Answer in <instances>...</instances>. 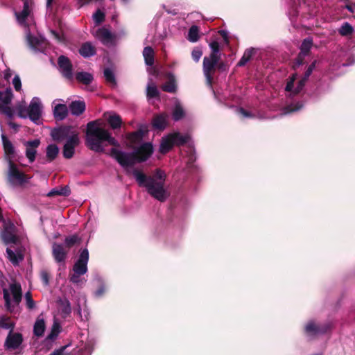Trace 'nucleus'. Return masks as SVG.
Instances as JSON below:
<instances>
[{"label": "nucleus", "mask_w": 355, "mask_h": 355, "mask_svg": "<svg viewBox=\"0 0 355 355\" xmlns=\"http://www.w3.org/2000/svg\"><path fill=\"white\" fill-rule=\"evenodd\" d=\"M58 64L62 76L71 80L73 79V64L69 58L63 55H60L58 58Z\"/></svg>", "instance_id": "nucleus-8"}, {"label": "nucleus", "mask_w": 355, "mask_h": 355, "mask_svg": "<svg viewBox=\"0 0 355 355\" xmlns=\"http://www.w3.org/2000/svg\"><path fill=\"white\" fill-rule=\"evenodd\" d=\"M27 114L29 119L36 122L41 117L42 106L37 98H33L27 108Z\"/></svg>", "instance_id": "nucleus-13"}, {"label": "nucleus", "mask_w": 355, "mask_h": 355, "mask_svg": "<svg viewBox=\"0 0 355 355\" xmlns=\"http://www.w3.org/2000/svg\"><path fill=\"white\" fill-rule=\"evenodd\" d=\"M185 115L184 111L180 105H176L172 114L174 121H178L182 119Z\"/></svg>", "instance_id": "nucleus-44"}, {"label": "nucleus", "mask_w": 355, "mask_h": 355, "mask_svg": "<svg viewBox=\"0 0 355 355\" xmlns=\"http://www.w3.org/2000/svg\"><path fill=\"white\" fill-rule=\"evenodd\" d=\"M101 120L89 121L87 124L85 145L87 147L96 153L104 152L102 144L107 141L109 144L118 147L119 142L111 133L102 126Z\"/></svg>", "instance_id": "nucleus-2"}, {"label": "nucleus", "mask_w": 355, "mask_h": 355, "mask_svg": "<svg viewBox=\"0 0 355 355\" xmlns=\"http://www.w3.org/2000/svg\"><path fill=\"white\" fill-rule=\"evenodd\" d=\"M68 253L69 250L64 246V244L56 242L53 243L52 255L57 263H64Z\"/></svg>", "instance_id": "nucleus-12"}, {"label": "nucleus", "mask_w": 355, "mask_h": 355, "mask_svg": "<svg viewBox=\"0 0 355 355\" xmlns=\"http://www.w3.org/2000/svg\"><path fill=\"white\" fill-rule=\"evenodd\" d=\"M79 143L78 134L73 133L63 146V157L66 159L72 158L75 153V148L78 146Z\"/></svg>", "instance_id": "nucleus-10"}, {"label": "nucleus", "mask_w": 355, "mask_h": 355, "mask_svg": "<svg viewBox=\"0 0 355 355\" xmlns=\"http://www.w3.org/2000/svg\"><path fill=\"white\" fill-rule=\"evenodd\" d=\"M239 112H240V113H241V114L244 117H252V116H253V114H252L251 112H248V111L245 110L244 108H243V107H241V108L239 109Z\"/></svg>", "instance_id": "nucleus-64"}, {"label": "nucleus", "mask_w": 355, "mask_h": 355, "mask_svg": "<svg viewBox=\"0 0 355 355\" xmlns=\"http://www.w3.org/2000/svg\"><path fill=\"white\" fill-rule=\"evenodd\" d=\"M96 36L104 44L111 43L114 39L112 33L107 28L104 27L100 28L97 30Z\"/></svg>", "instance_id": "nucleus-19"}, {"label": "nucleus", "mask_w": 355, "mask_h": 355, "mask_svg": "<svg viewBox=\"0 0 355 355\" xmlns=\"http://www.w3.org/2000/svg\"><path fill=\"white\" fill-rule=\"evenodd\" d=\"M89 261V251L83 249L73 265V271L78 275H85L87 272V263Z\"/></svg>", "instance_id": "nucleus-9"}, {"label": "nucleus", "mask_w": 355, "mask_h": 355, "mask_svg": "<svg viewBox=\"0 0 355 355\" xmlns=\"http://www.w3.org/2000/svg\"><path fill=\"white\" fill-rule=\"evenodd\" d=\"M76 79L78 83L89 85L92 83L94 77L93 75L89 72L80 71L76 73Z\"/></svg>", "instance_id": "nucleus-28"}, {"label": "nucleus", "mask_w": 355, "mask_h": 355, "mask_svg": "<svg viewBox=\"0 0 355 355\" xmlns=\"http://www.w3.org/2000/svg\"><path fill=\"white\" fill-rule=\"evenodd\" d=\"M73 133L78 132L73 130L72 126L61 125L53 128L51 132V136L54 141H61L66 139H68Z\"/></svg>", "instance_id": "nucleus-11"}, {"label": "nucleus", "mask_w": 355, "mask_h": 355, "mask_svg": "<svg viewBox=\"0 0 355 355\" xmlns=\"http://www.w3.org/2000/svg\"><path fill=\"white\" fill-rule=\"evenodd\" d=\"M67 347V345L62 346L60 348L54 350L49 355H66L64 352V350L66 349Z\"/></svg>", "instance_id": "nucleus-61"}, {"label": "nucleus", "mask_w": 355, "mask_h": 355, "mask_svg": "<svg viewBox=\"0 0 355 355\" xmlns=\"http://www.w3.org/2000/svg\"><path fill=\"white\" fill-rule=\"evenodd\" d=\"M13 86L17 92H19L21 89V83L18 75L15 76L12 80Z\"/></svg>", "instance_id": "nucleus-56"}, {"label": "nucleus", "mask_w": 355, "mask_h": 355, "mask_svg": "<svg viewBox=\"0 0 355 355\" xmlns=\"http://www.w3.org/2000/svg\"><path fill=\"white\" fill-rule=\"evenodd\" d=\"M305 58V56L298 53L296 58H294L290 63L291 69L294 71H297L300 67L306 63Z\"/></svg>", "instance_id": "nucleus-41"}, {"label": "nucleus", "mask_w": 355, "mask_h": 355, "mask_svg": "<svg viewBox=\"0 0 355 355\" xmlns=\"http://www.w3.org/2000/svg\"><path fill=\"white\" fill-rule=\"evenodd\" d=\"M104 77L107 83H110L112 85H116V81L115 78V76L112 71V70L110 68H106L103 71Z\"/></svg>", "instance_id": "nucleus-45"}, {"label": "nucleus", "mask_w": 355, "mask_h": 355, "mask_svg": "<svg viewBox=\"0 0 355 355\" xmlns=\"http://www.w3.org/2000/svg\"><path fill=\"white\" fill-rule=\"evenodd\" d=\"M167 118L168 115L166 113L155 115L151 122L153 128L159 131H163L168 125Z\"/></svg>", "instance_id": "nucleus-16"}, {"label": "nucleus", "mask_w": 355, "mask_h": 355, "mask_svg": "<svg viewBox=\"0 0 355 355\" xmlns=\"http://www.w3.org/2000/svg\"><path fill=\"white\" fill-rule=\"evenodd\" d=\"M13 94L10 87L7 88L4 92L0 91V102L4 104H10Z\"/></svg>", "instance_id": "nucleus-42"}, {"label": "nucleus", "mask_w": 355, "mask_h": 355, "mask_svg": "<svg viewBox=\"0 0 355 355\" xmlns=\"http://www.w3.org/2000/svg\"><path fill=\"white\" fill-rule=\"evenodd\" d=\"M174 146V141L170 133L162 138L159 152L163 155L166 154L172 150Z\"/></svg>", "instance_id": "nucleus-17"}, {"label": "nucleus", "mask_w": 355, "mask_h": 355, "mask_svg": "<svg viewBox=\"0 0 355 355\" xmlns=\"http://www.w3.org/2000/svg\"><path fill=\"white\" fill-rule=\"evenodd\" d=\"M105 15L101 10L98 9L93 15V19L96 24H101L105 21Z\"/></svg>", "instance_id": "nucleus-51"}, {"label": "nucleus", "mask_w": 355, "mask_h": 355, "mask_svg": "<svg viewBox=\"0 0 355 355\" xmlns=\"http://www.w3.org/2000/svg\"><path fill=\"white\" fill-rule=\"evenodd\" d=\"M354 30L349 22H344L338 30L339 35L343 37H348L353 34Z\"/></svg>", "instance_id": "nucleus-38"}, {"label": "nucleus", "mask_w": 355, "mask_h": 355, "mask_svg": "<svg viewBox=\"0 0 355 355\" xmlns=\"http://www.w3.org/2000/svg\"><path fill=\"white\" fill-rule=\"evenodd\" d=\"M71 193V189L69 187L64 186L60 188L53 189L48 194L49 197H53L55 196H69Z\"/></svg>", "instance_id": "nucleus-34"}, {"label": "nucleus", "mask_w": 355, "mask_h": 355, "mask_svg": "<svg viewBox=\"0 0 355 355\" xmlns=\"http://www.w3.org/2000/svg\"><path fill=\"white\" fill-rule=\"evenodd\" d=\"M168 81L163 84L161 89L166 92L175 94L177 92V85L174 76L172 73H169Z\"/></svg>", "instance_id": "nucleus-25"}, {"label": "nucleus", "mask_w": 355, "mask_h": 355, "mask_svg": "<svg viewBox=\"0 0 355 355\" xmlns=\"http://www.w3.org/2000/svg\"><path fill=\"white\" fill-rule=\"evenodd\" d=\"M60 305L62 308V312L64 314L69 315L71 312V303L67 299L60 300Z\"/></svg>", "instance_id": "nucleus-50"}, {"label": "nucleus", "mask_w": 355, "mask_h": 355, "mask_svg": "<svg viewBox=\"0 0 355 355\" xmlns=\"http://www.w3.org/2000/svg\"><path fill=\"white\" fill-rule=\"evenodd\" d=\"M23 2V10L19 12H15V13L17 20L20 24H24L26 22L28 17L31 13L28 0H24Z\"/></svg>", "instance_id": "nucleus-21"}, {"label": "nucleus", "mask_w": 355, "mask_h": 355, "mask_svg": "<svg viewBox=\"0 0 355 355\" xmlns=\"http://www.w3.org/2000/svg\"><path fill=\"white\" fill-rule=\"evenodd\" d=\"M10 290L12 295L14 302L16 304H19L22 297L21 285L19 283H12L10 285Z\"/></svg>", "instance_id": "nucleus-26"}, {"label": "nucleus", "mask_w": 355, "mask_h": 355, "mask_svg": "<svg viewBox=\"0 0 355 355\" xmlns=\"http://www.w3.org/2000/svg\"><path fill=\"white\" fill-rule=\"evenodd\" d=\"M8 105L0 103V111L8 118L12 119L14 116V111Z\"/></svg>", "instance_id": "nucleus-46"}, {"label": "nucleus", "mask_w": 355, "mask_h": 355, "mask_svg": "<svg viewBox=\"0 0 355 355\" xmlns=\"http://www.w3.org/2000/svg\"><path fill=\"white\" fill-rule=\"evenodd\" d=\"M313 46V38L311 37H306L302 40V42L301 43V45L299 48L300 49L299 53H300L301 55H302L305 57L309 56L311 54V49Z\"/></svg>", "instance_id": "nucleus-22"}, {"label": "nucleus", "mask_w": 355, "mask_h": 355, "mask_svg": "<svg viewBox=\"0 0 355 355\" xmlns=\"http://www.w3.org/2000/svg\"><path fill=\"white\" fill-rule=\"evenodd\" d=\"M1 239L5 244L16 243L17 241V236L10 231L6 229L1 234Z\"/></svg>", "instance_id": "nucleus-36"}, {"label": "nucleus", "mask_w": 355, "mask_h": 355, "mask_svg": "<svg viewBox=\"0 0 355 355\" xmlns=\"http://www.w3.org/2000/svg\"><path fill=\"white\" fill-rule=\"evenodd\" d=\"M8 164V181L10 184L12 186H21L28 182L31 178L28 175L20 171L12 160L10 159Z\"/></svg>", "instance_id": "nucleus-4"}, {"label": "nucleus", "mask_w": 355, "mask_h": 355, "mask_svg": "<svg viewBox=\"0 0 355 355\" xmlns=\"http://www.w3.org/2000/svg\"><path fill=\"white\" fill-rule=\"evenodd\" d=\"M28 42L30 46L35 50H40L42 48V44L44 41L37 38V37L33 36L31 35H28L27 37Z\"/></svg>", "instance_id": "nucleus-40"}, {"label": "nucleus", "mask_w": 355, "mask_h": 355, "mask_svg": "<svg viewBox=\"0 0 355 355\" xmlns=\"http://www.w3.org/2000/svg\"><path fill=\"white\" fill-rule=\"evenodd\" d=\"M46 159L49 162H53L59 153V148L55 144H49L46 147Z\"/></svg>", "instance_id": "nucleus-35"}, {"label": "nucleus", "mask_w": 355, "mask_h": 355, "mask_svg": "<svg viewBox=\"0 0 355 355\" xmlns=\"http://www.w3.org/2000/svg\"><path fill=\"white\" fill-rule=\"evenodd\" d=\"M23 341L24 338L21 333L9 331L3 346L6 350H15L21 346Z\"/></svg>", "instance_id": "nucleus-6"}, {"label": "nucleus", "mask_w": 355, "mask_h": 355, "mask_svg": "<svg viewBox=\"0 0 355 355\" xmlns=\"http://www.w3.org/2000/svg\"><path fill=\"white\" fill-rule=\"evenodd\" d=\"M143 56L145 63L148 66H153L155 62V52L151 46H146L143 50Z\"/></svg>", "instance_id": "nucleus-29"}, {"label": "nucleus", "mask_w": 355, "mask_h": 355, "mask_svg": "<svg viewBox=\"0 0 355 355\" xmlns=\"http://www.w3.org/2000/svg\"><path fill=\"white\" fill-rule=\"evenodd\" d=\"M60 326L58 323H57V322L53 323L52 328H51V331L46 337V340H53L55 339L60 333Z\"/></svg>", "instance_id": "nucleus-47"}, {"label": "nucleus", "mask_w": 355, "mask_h": 355, "mask_svg": "<svg viewBox=\"0 0 355 355\" xmlns=\"http://www.w3.org/2000/svg\"><path fill=\"white\" fill-rule=\"evenodd\" d=\"M148 131V126L146 125H140L137 131L128 133L126 139L132 144H139Z\"/></svg>", "instance_id": "nucleus-15"}, {"label": "nucleus", "mask_w": 355, "mask_h": 355, "mask_svg": "<svg viewBox=\"0 0 355 355\" xmlns=\"http://www.w3.org/2000/svg\"><path fill=\"white\" fill-rule=\"evenodd\" d=\"M69 108L65 104H58L53 109V116L56 121H62L68 115Z\"/></svg>", "instance_id": "nucleus-20"}, {"label": "nucleus", "mask_w": 355, "mask_h": 355, "mask_svg": "<svg viewBox=\"0 0 355 355\" xmlns=\"http://www.w3.org/2000/svg\"><path fill=\"white\" fill-rule=\"evenodd\" d=\"M1 139L5 154L9 157L8 161L10 159L12 160L15 155V148L12 142L8 139V137L4 134L1 135Z\"/></svg>", "instance_id": "nucleus-24"}, {"label": "nucleus", "mask_w": 355, "mask_h": 355, "mask_svg": "<svg viewBox=\"0 0 355 355\" xmlns=\"http://www.w3.org/2000/svg\"><path fill=\"white\" fill-rule=\"evenodd\" d=\"M132 174L140 187H144L147 193L153 198L161 202H165L171 195L165 188L166 175L161 169H156L153 175H147L137 169Z\"/></svg>", "instance_id": "nucleus-1"}, {"label": "nucleus", "mask_w": 355, "mask_h": 355, "mask_svg": "<svg viewBox=\"0 0 355 355\" xmlns=\"http://www.w3.org/2000/svg\"><path fill=\"white\" fill-rule=\"evenodd\" d=\"M346 3L344 8L352 14L355 13V3H351L349 0H344Z\"/></svg>", "instance_id": "nucleus-58"}, {"label": "nucleus", "mask_w": 355, "mask_h": 355, "mask_svg": "<svg viewBox=\"0 0 355 355\" xmlns=\"http://www.w3.org/2000/svg\"><path fill=\"white\" fill-rule=\"evenodd\" d=\"M106 288L104 285H101L99 288L96 291L95 295L98 297L103 296V295L105 293Z\"/></svg>", "instance_id": "nucleus-62"}, {"label": "nucleus", "mask_w": 355, "mask_h": 355, "mask_svg": "<svg viewBox=\"0 0 355 355\" xmlns=\"http://www.w3.org/2000/svg\"><path fill=\"white\" fill-rule=\"evenodd\" d=\"M107 122L112 130L119 129L123 123L121 117L115 113L110 115Z\"/></svg>", "instance_id": "nucleus-31"}, {"label": "nucleus", "mask_w": 355, "mask_h": 355, "mask_svg": "<svg viewBox=\"0 0 355 355\" xmlns=\"http://www.w3.org/2000/svg\"><path fill=\"white\" fill-rule=\"evenodd\" d=\"M209 46L211 49V52L209 55H214L220 58L218 42L217 41H213L209 44Z\"/></svg>", "instance_id": "nucleus-52"}, {"label": "nucleus", "mask_w": 355, "mask_h": 355, "mask_svg": "<svg viewBox=\"0 0 355 355\" xmlns=\"http://www.w3.org/2000/svg\"><path fill=\"white\" fill-rule=\"evenodd\" d=\"M40 140L38 139L27 141L24 143L26 146L25 155L30 163H33L35 160L37 148L40 145Z\"/></svg>", "instance_id": "nucleus-14"}, {"label": "nucleus", "mask_w": 355, "mask_h": 355, "mask_svg": "<svg viewBox=\"0 0 355 355\" xmlns=\"http://www.w3.org/2000/svg\"><path fill=\"white\" fill-rule=\"evenodd\" d=\"M191 42H196L199 40V28L193 25L190 27L188 33V38Z\"/></svg>", "instance_id": "nucleus-43"}, {"label": "nucleus", "mask_w": 355, "mask_h": 355, "mask_svg": "<svg viewBox=\"0 0 355 355\" xmlns=\"http://www.w3.org/2000/svg\"><path fill=\"white\" fill-rule=\"evenodd\" d=\"M256 53H257V49L253 47L246 49L244 51L243 56L241 57V58L240 59L239 62L237 63V64H236L237 67L245 66L248 62L251 60V59L256 54Z\"/></svg>", "instance_id": "nucleus-27"}, {"label": "nucleus", "mask_w": 355, "mask_h": 355, "mask_svg": "<svg viewBox=\"0 0 355 355\" xmlns=\"http://www.w3.org/2000/svg\"><path fill=\"white\" fill-rule=\"evenodd\" d=\"M18 116L21 118H26L28 116L27 109L23 106L18 107Z\"/></svg>", "instance_id": "nucleus-60"}, {"label": "nucleus", "mask_w": 355, "mask_h": 355, "mask_svg": "<svg viewBox=\"0 0 355 355\" xmlns=\"http://www.w3.org/2000/svg\"><path fill=\"white\" fill-rule=\"evenodd\" d=\"M40 277L44 286H48L49 284L50 274L47 270H42L40 272Z\"/></svg>", "instance_id": "nucleus-53"}, {"label": "nucleus", "mask_w": 355, "mask_h": 355, "mask_svg": "<svg viewBox=\"0 0 355 355\" xmlns=\"http://www.w3.org/2000/svg\"><path fill=\"white\" fill-rule=\"evenodd\" d=\"M153 153V146L150 142H145L133 152L127 153L116 148L110 150V155L122 167L133 166L136 163L146 162Z\"/></svg>", "instance_id": "nucleus-3"}, {"label": "nucleus", "mask_w": 355, "mask_h": 355, "mask_svg": "<svg viewBox=\"0 0 355 355\" xmlns=\"http://www.w3.org/2000/svg\"><path fill=\"white\" fill-rule=\"evenodd\" d=\"M6 253L8 254V259L12 262L13 265H18L20 261L24 259V256L21 253L17 254L15 253L10 248L6 249Z\"/></svg>", "instance_id": "nucleus-37"}, {"label": "nucleus", "mask_w": 355, "mask_h": 355, "mask_svg": "<svg viewBox=\"0 0 355 355\" xmlns=\"http://www.w3.org/2000/svg\"><path fill=\"white\" fill-rule=\"evenodd\" d=\"M78 52L82 57L87 58L96 54V49L92 42H86L81 44Z\"/></svg>", "instance_id": "nucleus-18"}, {"label": "nucleus", "mask_w": 355, "mask_h": 355, "mask_svg": "<svg viewBox=\"0 0 355 355\" xmlns=\"http://www.w3.org/2000/svg\"><path fill=\"white\" fill-rule=\"evenodd\" d=\"M0 328L13 331L15 323L11 321L10 318L6 315L0 316Z\"/></svg>", "instance_id": "nucleus-39"}, {"label": "nucleus", "mask_w": 355, "mask_h": 355, "mask_svg": "<svg viewBox=\"0 0 355 355\" xmlns=\"http://www.w3.org/2000/svg\"><path fill=\"white\" fill-rule=\"evenodd\" d=\"M3 299L5 300V306L6 309L11 312L12 311V306L10 302V296L8 290L6 288H3Z\"/></svg>", "instance_id": "nucleus-49"}, {"label": "nucleus", "mask_w": 355, "mask_h": 355, "mask_svg": "<svg viewBox=\"0 0 355 355\" xmlns=\"http://www.w3.org/2000/svg\"><path fill=\"white\" fill-rule=\"evenodd\" d=\"M46 329L44 320L37 318L33 327V334L37 337H41L44 335Z\"/></svg>", "instance_id": "nucleus-30"}, {"label": "nucleus", "mask_w": 355, "mask_h": 355, "mask_svg": "<svg viewBox=\"0 0 355 355\" xmlns=\"http://www.w3.org/2000/svg\"><path fill=\"white\" fill-rule=\"evenodd\" d=\"M227 68V65L223 61H218V64L216 66V70L218 69V71H225Z\"/></svg>", "instance_id": "nucleus-63"}, {"label": "nucleus", "mask_w": 355, "mask_h": 355, "mask_svg": "<svg viewBox=\"0 0 355 355\" xmlns=\"http://www.w3.org/2000/svg\"><path fill=\"white\" fill-rule=\"evenodd\" d=\"M25 298H26V300L27 307L28 309H33L34 306H35V302H34V300L32 298V295H31V292H27L25 294Z\"/></svg>", "instance_id": "nucleus-55"}, {"label": "nucleus", "mask_w": 355, "mask_h": 355, "mask_svg": "<svg viewBox=\"0 0 355 355\" xmlns=\"http://www.w3.org/2000/svg\"><path fill=\"white\" fill-rule=\"evenodd\" d=\"M146 96L148 98L159 97V92L155 85H148Z\"/></svg>", "instance_id": "nucleus-48"}, {"label": "nucleus", "mask_w": 355, "mask_h": 355, "mask_svg": "<svg viewBox=\"0 0 355 355\" xmlns=\"http://www.w3.org/2000/svg\"><path fill=\"white\" fill-rule=\"evenodd\" d=\"M172 138L174 141V145L177 146H181L186 144L189 140V137L187 135H182L178 132L171 133Z\"/></svg>", "instance_id": "nucleus-33"}, {"label": "nucleus", "mask_w": 355, "mask_h": 355, "mask_svg": "<svg viewBox=\"0 0 355 355\" xmlns=\"http://www.w3.org/2000/svg\"><path fill=\"white\" fill-rule=\"evenodd\" d=\"M312 73H313V71L306 67V69L304 71L303 76L301 78V85H303L304 83H306V82L308 81V80Z\"/></svg>", "instance_id": "nucleus-57"}, {"label": "nucleus", "mask_w": 355, "mask_h": 355, "mask_svg": "<svg viewBox=\"0 0 355 355\" xmlns=\"http://www.w3.org/2000/svg\"><path fill=\"white\" fill-rule=\"evenodd\" d=\"M219 60H220V58L214 55H209L203 58V73L206 80L209 84L213 81L214 74L216 71V66Z\"/></svg>", "instance_id": "nucleus-5"}, {"label": "nucleus", "mask_w": 355, "mask_h": 355, "mask_svg": "<svg viewBox=\"0 0 355 355\" xmlns=\"http://www.w3.org/2000/svg\"><path fill=\"white\" fill-rule=\"evenodd\" d=\"M202 55V51L199 48H195L191 52V57L193 60L198 62Z\"/></svg>", "instance_id": "nucleus-54"}, {"label": "nucleus", "mask_w": 355, "mask_h": 355, "mask_svg": "<svg viewBox=\"0 0 355 355\" xmlns=\"http://www.w3.org/2000/svg\"><path fill=\"white\" fill-rule=\"evenodd\" d=\"M329 329V324H317L313 321H309L304 327V332L308 336L313 338L326 334Z\"/></svg>", "instance_id": "nucleus-7"}, {"label": "nucleus", "mask_w": 355, "mask_h": 355, "mask_svg": "<svg viewBox=\"0 0 355 355\" xmlns=\"http://www.w3.org/2000/svg\"><path fill=\"white\" fill-rule=\"evenodd\" d=\"M81 243V238L78 234L68 236L64 239V246L69 251V250Z\"/></svg>", "instance_id": "nucleus-32"}, {"label": "nucleus", "mask_w": 355, "mask_h": 355, "mask_svg": "<svg viewBox=\"0 0 355 355\" xmlns=\"http://www.w3.org/2000/svg\"><path fill=\"white\" fill-rule=\"evenodd\" d=\"M69 109L71 114L74 116H79L85 112V103L84 101H74L69 104Z\"/></svg>", "instance_id": "nucleus-23"}, {"label": "nucleus", "mask_w": 355, "mask_h": 355, "mask_svg": "<svg viewBox=\"0 0 355 355\" xmlns=\"http://www.w3.org/2000/svg\"><path fill=\"white\" fill-rule=\"evenodd\" d=\"M81 275H78L76 272H73V274L69 275V280L73 284H78L80 282V277Z\"/></svg>", "instance_id": "nucleus-59"}]
</instances>
